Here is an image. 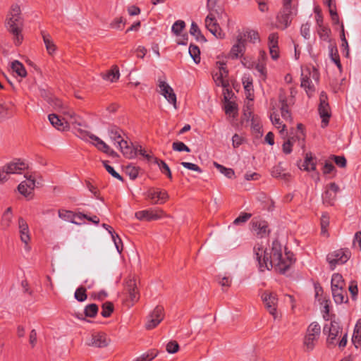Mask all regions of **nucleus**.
Masks as SVG:
<instances>
[{
	"label": "nucleus",
	"instance_id": "1",
	"mask_svg": "<svg viewBox=\"0 0 361 361\" xmlns=\"http://www.w3.org/2000/svg\"><path fill=\"white\" fill-rule=\"evenodd\" d=\"M253 252L261 271L274 268L278 272L285 273L294 262L293 254L290 252L283 254L281 245L276 240L272 243L269 248L267 247V244L263 241L257 243Z\"/></svg>",
	"mask_w": 361,
	"mask_h": 361
},
{
	"label": "nucleus",
	"instance_id": "2",
	"mask_svg": "<svg viewBox=\"0 0 361 361\" xmlns=\"http://www.w3.org/2000/svg\"><path fill=\"white\" fill-rule=\"evenodd\" d=\"M63 114L66 116L63 118H60L55 114H49L48 116L51 124L59 130H67L70 124H72L78 133V130L81 129L80 127L85 126L82 119L75 115L73 111H64Z\"/></svg>",
	"mask_w": 361,
	"mask_h": 361
},
{
	"label": "nucleus",
	"instance_id": "3",
	"mask_svg": "<svg viewBox=\"0 0 361 361\" xmlns=\"http://www.w3.org/2000/svg\"><path fill=\"white\" fill-rule=\"evenodd\" d=\"M21 11L18 5H13L6 18V25L8 30L13 35L16 44L18 45L23 40L21 35Z\"/></svg>",
	"mask_w": 361,
	"mask_h": 361
},
{
	"label": "nucleus",
	"instance_id": "4",
	"mask_svg": "<svg viewBox=\"0 0 361 361\" xmlns=\"http://www.w3.org/2000/svg\"><path fill=\"white\" fill-rule=\"evenodd\" d=\"M27 168V164L19 159L13 160L6 164L0 168V183L7 181L11 174L23 173Z\"/></svg>",
	"mask_w": 361,
	"mask_h": 361
},
{
	"label": "nucleus",
	"instance_id": "5",
	"mask_svg": "<svg viewBox=\"0 0 361 361\" xmlns=\"http://www.w3.org/2000/svg\"><path fill=\"white\" fill-rule=\"evenodd\" d=\"M319 77V73L314 67L302 68L301 87L305 90L307 94L314 92V88L312 81L318 82Z\"/></svg>",
	"mask_w": 361,
	"mask_h": 361
},
{
	"label": "nucleus",
	"instance_id": "6",
	"mask_svg": "<svg viewBox=\"0 0 361 361\" xmlns=\"http://www.w3.org/2000/svg\"><path fill=\"white\" fill-rule=\"evenodd\" d=\"M78 136L81 139L87 140H91L92 143L100 151L106 154H113L114 152L99 137L91 134L90 133L82 129L78 130Z\"/></svg>",
	"mask_w": 361,
	"mask_h": 361
},
{
	"label": "nucleus",
	"instance_id": "7",
	"mask_svg": "<svg viewBox=\"0 0 361 361\" xmlns=\"http://www.w3.org/2000/svg\"><path fill=\"white\" fill-rule=\"evenodd\" d=\"M351 253L348 250L340 249L329 253L326 260L329 263L331 270H334L336 265L345 263L350 257Z\"/></svg>",
	"mask_w": 361,
	"mask_h": 361
},
{
	"label": "nucleus",
	"instance_id": "8",
	"mask_svg": "<svg viewBox=\"0 0 361 361\" xmlns=\"http://www.w3.org/2000/svg\"><path fill=\"white\" fill-rule=\"evenodd\" d=\"M262 300L267 311L274 317L275 319L279 318L277 312L278 298L275 293L264 291L261 295Z\"/></svg>",
	"mask_w": 361,
	"mask_h": 361
},
{
	"label": "nucleus",
	"instance_id": "9",
	"mask_svg": "<svg viewBox=\"0 0 361 361\" xmlns=\"http://www.w3.org/2000/svg\"><path fill=\"white\" fill-rule=\"evenodd\" d=\"M245 35L238 34L236 37V41L232 46L227 57L231 59H237L244 56L246 49Z\"/></svg>",
	"mask_w": 361,
	"mask_h": 361
},
{
	"label": "nucleus",
	"instance_id": "10",
	"mask_svg": "<svg viewBox=\"0 0 361 361\" xmlns=\"http://www.w3.org/2000/svg\"><path fill=\"white\" fill-rule=\"evenodd\" d=\"M321 332V327L317 322H312L307 328V334L304 339V345L307 350H312L314 346V342L317 341Z\"/></svg>",
	"mask_w": 361,
	"mask_h": 361
},
{
	"label": "nucleus",
	"instance_id": "11",
	"mask_svg": "<svg viewBox=\"0 0 361 361\" xmlns=\"http://www.w3.org/2000/svg\"><path fill=\"white\" fill-rule=\"evenodd\" d=\"M216 67L218 71L213 74L214 80L217 85L227 87L229 83L227 79L228 72L226 67V62L219 61L216 63Z\"/></svg>",
	"mask_w": 361,
	"mask_h": 361
},
{
	"label": "nucleus",
	"instance_id": "12",
	"mask_svg": "<svg viewBox=\"0 0 361 361\" xmlns=\"http://www.w3.org/2000/svg\"><path fill=\"white\" fill-rule=\"evenodd\" d=\"M296 15L295 5H285L282 11L278 15L279 23L283 25V28H286L290 23L294 16Z\"/></svg>",
	"mask_w": 361,
	"mask_h": 361
},
{
	"label": "nucleus",
	"instance_id": "13",
	"mask_svg": "<svg viewBox=\"0 0 361 361\" xmlns=\"http://www.w3.org/2000/svg\"><path fill=\"white\" fill-rule=\"evenodd\" d=\"M135 217L140 221H156L161 219L167 215L162 209H147L137 212L135 214Z\"/></svg>",
	"mask_w": 361,
	"mask_h": 361
},
{
	"label": "nucleus",
	"instance_id": "14",
	"mask_svg": "<svg viewBox=\"0 0 361 361\" xmlns=\"http://www.w3.org/2000/svg\"><path fill=\"white\" fill-rule=\"evenodd\" d=\"M319 113L322 118V127H324L328 124L329 118L331 116L327 95L324 92H322L319 96Z\"/></svg>",
	"mask_w": 361,
	"mask_h": 361
},
{
	"label": "nucleus",
	"instance_id": "15",
	"mask_svg": "<svg viewBox=\"0 0 361 361\" xmlns=\"http://www.w3.org/2000/svg\"><path fill=\"white\" fill-rule=\"evenodd\" d=\"M109 342L110 339L107 338L105 334L95 333L87 338L85 343L89 346L104 348L107 346Z\"/></svg>",
	"mask_w": 361,
	"mask_h": 361
},
{
	"label": "nucleus",
	"instance_id": "16",
	"mask_svg": "<svg viewBox=\"0 0 361 361\" xmlns=\"http://www.w3.org/2000/svg\"><path fill=\"white\" fill-rule=\"evenodd\" d=\"M205 27L216 38L223 39L224 32L221 29L216 19L213 18L212 14H208L204 20Z\"/></svg>",
	"mask_w": 361,
	"mask_h": 361
},
{
	"label": "nucleus",
	"instance_id": "17",
	"mask_svg": "<svg viewBox=\"0 0 361 361\" xmlns=\"http://www.w3.org/2000/svg\"><path fill=\"white\" fill-rule=\"evenodd\" d=\"M164 309L161 307H156L149 315L145 327L147 329L155 328L164 319Z\"/></svg>",
	"mask_w": 361,
	"mask_h": 361
},
{
	"label": "nucleus",
	"instance_id": "18",
	"mask_svg": "<svg viewBox=\"0 0 361 361\" xmlns=\"http://www.w3.org/2000/svg\"><path fill=\"white\" fill-rule=\"evenodd\" d=\"M25 180L22 181L18 187V190L20 194L25 197H28L32 194L35 187V179L31 174H25Z\"/></svg>",
	"mask_w": 361,
	"mask_h": 361
},
{
	"label": "nucleus",
	"instance_id": "19",
	"mask_svg": "<svg viewBox=\"0 0 361 361\" xmlns=\"http://www.w3.org/2000/svg\"><path fill=\"white\" fill-rule=\"evenodd\" d=\"M159 88L160 94H162L170 104H173L174 109H176V95L172 87L166 82L159 81Z\"/></svg>",
	"mask_w": 361,
	"mask_h": 361
},
{
	"label": "nucleus",
	"instance_id": "20",
	"mask_svg": "<svg viewBox=\"0 0 361 361\" xmlns=\"http://www.w3.org/2000/svg\"><path fill=\"white\" fill-rule=\"evenodd\" d=\"M338 190V186L334 183L326 185L324 192L322 195L323 202L329 205H332L336 200Z\"/></svg>",
	"mask_w": 361,
	"mask_h": 361
},
{
	"label": "nucleus",
	"instance_id": "21",
	"mask_svg": "<svg viewBox=\"0 0 361 361\" xmlns=\"http://www.w3.org/2000/svg\"><path fill=\"white\" fill-rule=\"evenodd\" d=\"M341 331V326L338 323L331 322L329 324H326L324 326L323 332L328 335L327 342L330 344L334 343V341Z\"/></svg>",
	"mask_w": 361,
	"mask_h": 361
},
{
	"label": "nucleus",
	"instance_id": "22",
	"mask_svg": "<svg viewBox=\"0 0 361 361\" xmlns=\"http://www.w3.org/2000/svg\"><path fill=\"white\" fill-rule=\"evenodd\" d=\"M279 103L281 104V115L283 120L286 121H291V115L288 109V105L293 103L292 99H288L286 96L281 92L279 94Z\"/></svg>",
	"mask_w": 361,
	"mask_h": 361
},
{
	"label": "nucleus",
	"instance_id": "23",
	"mask_svg": "<svg viewBox=\"0 0 361 361\" xmlns=\"http://www.w3.org/2000/svg\"><path fill=\"white\" fill-rule=\"evenodd\" d=\"M116 147L121 150L123 154L129 159H132L136 156V150L137 148H134V146L130 145L126 140L123 138L122 140H119L118 143L116 145Z\"/></svg>",
	"mask_w": 361,
	"mask_h": 361
},
{
	"label": "nucleus",
	"instance_id": "24",
	"mask_svg": "<svg viewBox=\"0 0 361 361\" xmlns=\"http://www.w3.org/2000/svg\"><path fill=\"white\" fill-rule=\"evenodd\" d=\"M147 196L152 200L153 204H163L169 198V195L165 190H150L147 192Z\"/></svg>",
	"mask_w": 361,
	"mask_h": 361
},
{
	"label": "nucleus",
	"instance_id": "25",
	"mask_svg": "<svg viewBox=\"0 0 361 361\" xmlns=\"http://www.w3.org/2000/svg\"><path fill=\"white\" fill-rule=\"evenodd\" d=\"M59 217L63 221L71 222L72 224H80L75 221V218L82 220L83 218H86L85 214L81 213L74 214L73 212L65 209H59L58 211Z\"/></svg>",
	"mask_w": 361,
	"mask_h": 361
},
{
	"label": "nucleus",
	"instance_id": "26",
	"mask_svg": "<svg viewBox=\"0 0 361 361\" xmlns=\"http://www.w3.org/2000/svg\"><path fill=\"white\" fill-rule=\"evenodd\" d=\"M252 230L257 235H259L261 238L267 236L269 233L267 222L263 220L253 221Z\"/></svg>",
	"mask_w": 361,
	"mask_h": 361
},
{
	"label": "nucleus",
	"instance_id": "27",
	"mask_svg": "<svg viewBox=\"0 0 361 361\" xmlns=\"http://www.w3.org/2000/svg\"><path fill=\"white\" fill-rule=\"evenodd\" d=\"M126 289L129 294L130 300L135 302L139 299V292L137 290V283L135 279H129L126 284Z\"/></svg>",
	"mask_w": 361,
	"mask_h": 361
},
{
	"label": "nucleus",
	"instance_id": "28",
	"mask_svg": "<svg viewBox=\"0 0 361 361\" xmlns=\"http://www.w3.org/2000/svg\"><path fill=\"white\" fill-rule=\"evenodd\" d=\"M18 228L20 239L22 242L25 243V249L29 250V247L27 246V243L30 240L29 228L27 222L23 218H20L18 220Z\"/></svg>",
	"mask_w": 361,
	"mask_h": 361
},
{
	"label": "nucleus",
	"instance_id": "29",
	"mask_svg": "<svg viewBox=\"0 0 361 361\" xmlns=\"http://www.w3.org/2000/svg\"><path fill=\"white\" fill-rule=\"evenodd\" d=\"M270 119H271L273 125L277 129L279 130V133H281V135L282 136H283V138H285L284 130H285L286 125L283 124V122L281 121L279 114L276 111H274L270 114Z\"/></svg>",
	"mask_w": 361,
	"mask_h": 361
},
{
	"label": "nucleus",
	"instance_id": "30",
	"mask_svg": "<svg viewBox=\"0 0 361 361\" xmlns=\"http://www.w3.org/2000/svg\"><path fill=\"white\" fill-rule=\"evenodd\" d=\"M332 295L334 301L338 304L348 302V296L345 288L332 290Z\"/></svg>",
	"mask_w": 361,
	"mask_h": 361
},
{
	"label": "nucleus",
	"instance_id": "31",
	"mask_svg": "<svg viewBox=\"0 0 361 361\" xmlns=\"http://www.w3.org/2000/svg\"><path fill=\"white\" fill-rule=\"evenodd\" d=\"M121 132V130L115 126H111L108 128L109 138L112 142H114L115 145L118 143L119 140L123 139Z\"/></svg>",
	"mask_w": 361,
	"mask_h": 361
},
{
	"label": "nucleus",
	"instance_id": "32",
	"mask_svg": "<svg viewBox=\"0 0 361 361\" xmlns=\"http://www.w3.org/2000/svg\"><path fill=\"white\" fill-rule=\"evenodd\" d=\"M120 77L119 70L117 66H114L112 69L109 70L105 73L102 74L104 80L110 81L111 82H116Z\"/></svg>",
	"mask_w": 361,
	"mask_h": 361
},
{
	"label": "nucleus",
	"instance_id": "33",
	"mask_svg": "<svg viewBox=\"0 0 361 361\" xmlns=\"http://www.w3.org/2000/svg\"><path fill=\"white\" fill-rule=\"evenodd\" d=\"M11 68L16 73L18 76L24 78L27 75V71L25 66L20 61L15 60L11 62Z\"/></svg>",
	"mask_w": 361,
	"mask_h": 361
},
{
	"label": "nucleus",
	"instance_id": "34",
	"mask_svg": "<svg viewBox=\"0 0 361 361\" xmlns=\"http://www.w3.org/2000/svg\"><path fill=\"white\" fill-rule=\"evenodd\" d=\"M300 169H303L307 171H315L316 169V163L314 161V157L312 154H307L305 161L302 165L300 166Z\"/></svg>",
	"mask_w": 361,
	"mask_h": 361
},
{
	"label": "nucleus",
	"instance_id": "35",
	"mask_svg": "<svg viewBox=\"0 0 361 361\" xmlns=\"http://www.w3.org/2000/svg\"><path fill=\"white\" fill-rule=\"evenodd\" d=\"M317 32L322 40L331 42V30L328 26L323 25L317 27Z\"/></svg>",
	"mask_w": 361,
	"mask_h": 361
},
{
	"label": "nucleus",
	"instance_id": "36",
	"mask_svg": "<svg viewBox=\"0 0 361 361\" xmlns=\"http://www.w3.org/2000/svg\"><path fill=\"white\" fill-rule=\"evenodd\" d=\"M352 342L357 348H358L357 343L361 342V319H358L355 324L352 337Z\"/></svg>",
	"mask_w": 361,
	"mask_h": 361
},
{
	"label": "nucleus",
	"instance_id": "37",
	"mask_svg": "<svg viewBox=\"0 0 361 361\" xmlns=\"http://www.w3.org/2000/svg\"><path fill=\"white\" fill-rule=\"evenodd\" d=\"M345 288V281L339 274H334L331 277V290Z\"/></svg>",
	"mask_w": 361,
	"mask_h": 361
},
{
	"label": "nucleus",
	"instance_id": "38",
	"mask_svg": "<svg viewBox=\"0 0 361 361\" xmlns=\"http://www.w3.org/2000/svg\"><path fill=\"white\" fill-rule=\"evenodd\" d=\"M42 37L48 54L52 55L56 50V46L48 34L43 33Z\"/></svg>",
	"mask_w": 361,
	"mask_h": 361
},
{
	"label": "nucleus",
	"instance_id": "39",
	"mask_svg": "<svg viewBox=\"0 0 361 361\" xmlns=\"http://www.w3.org/2000/svg\"><path fill=\"white\" fill-rule=\"evenodd\" d=\"M207 8L209 11V14H212L213 18L216 19V18H221L224 10L222 8L217 6V4H207Z\"/></svg>",
	"mask_w": 361,
	"mask_h": 361
},
{
	"label": "nucleus",
	"instance_id": "40",
	"mask_svg": "<svg viewBox=\"0 0 361 361\" xmlns=\"http://www.w3.org/2000/svg\"><path fill=\"white\" fill-rule=\"evenodd\" d=\"M154 162L159 166V169L163 173L166 175L169 178H172L171 170L164 161L154 158Z\"/></svg>",
	"mask_w": 361,
	"mask_h": 361
},
{
	"label": "nucleus",
	"instance_id": "41",
	"mask_svg": "<svg viewBox=\"0 0 361 361\" xmlns=\"http://www.w3.org/2000/svg\"><path fill=\"white\" fill-rule=\"evenodd\" d=\"M189 54L196 63H200V49L197 46L194 45V44H190V46L189 47Z\"/></svg>",
	"mask_w": 361,
	"mask_h": 361
},
{
	"label": "nucleus",
	"instance_id": "42",
	"mask_svg": "<svg viewBox=\"0 0 361 361\" xmlns=\"http://www.w3.org/2000/svg\"><path fill=\"white\" fill-rule=\"evenodd\" d=\"M190 33L192 35H194L197 40L205 41L204 37L202 35L197 25L195 22H192L191 24Z\"/></svg>",
	"mask_w": 361,
	"mask_h": 361
},
{
	"label": "nucleus",
	"instance_id": "43",
	"mask_svg": "<svg viewBox=\"0 0 361 361\" xmlns=\"http://www.w3.org/2000/svg\"><path fill=\"white\" fill-rule=\"evenodd\" d=\"M74 296L79 302L85 301L87 299L86 289L83 286H80L76 289Z\"/></svg>",
	"mask_w": 361,
	"mask_h": 361
},
{
	"label": "nucleus",
	"instance_id": "44",
	"mask_svg": "<svg viewBox=\"0 0 361 361\" xmlns=\"http://www.w3.org/2000/svg\"><path fill=\"white\" fill-rule=\"evenodd\" d=\"M214 164L216 168L227 178H231L234 176V171L233 169H227L216 162Z\"/></svg>",
	"mask_w": 361,
	"mask_h": 361
},
{
	"label": "nucleus",
	"instance_id": "45",
	"mask_svg": "<svg viewBox=\"0 0 361 361\" xmlns=\"http://www.w3.org/2000/svg\"><path fill=\"white\" fill-rule=\"evenodd\" d=\"M185 26V23L183 20H177L172 25L171 30L176 35H178L180 34L181 31L184 29Z\"/></svg>",
	"mask_w": 361,
	"mask_h": 361
},
{
	"label": "nucleus",
	"instance_id": "46",
	"mask_svg": "<svg viewBox=\"0 0 361 361\" xmlns=\"http://www.w3.org/2000/svg\"><path fill=\"white\" fill-rule=\"evenodd\" d=\"M98 312V307L95 304H90L86 306L85 309V316L94 317Z\"/></svg>",
	"mask_w": 361,
	"mask_h": 361
},
{
	"label": "nucleus",
	"instance_id": "47",
	"mask_svg": "<svg viewBox=\"0 0 361 361\" xmlns=\"http://www.w3.org/2000/svg\"><path fill=\"white\" fill-rule=\"evenodd\" d=\"M114 306L111 302H106L102 305V311L101 312L102 315L104 317H108L110 316L111 312H113Z\"/></svg>",
	"mask_w": 361,
	"mask_h": 361
},
{
	"label": "nucleus",
	"instance_id": "48",
	"mask_svg": "<svg viewBox=\"0 0 361 361\" xmlns=\"http://www.w3.org/2000/svg\"><path fill=\"white\" fill-rule=\"evenodd\" d=\"M172 148L174 151L177 152H190V149L188 146H186L183 142L180 141L174 142L172 145Z\"/></svg>",
	"mask_w": 361,
	"mask_h": 361
},
{
	"label": "nucleus",
	"instance_id": "49",
	"mask_svg": "<svg viewBox=\"0 0 361 361\" xmlns=\"http://www.w3.org/2000/svg\"><path fill=\"white\" fill-rule=\"evenodd\" d=\"M11 219H12V211H11V208L8 207L5 211V212L3 215V219H2L3 224L6 226H8L11 222Z\"/></svg>",
	"mask_w": 361,
	"mask_h": 361
},
{
	"label": "nucleus",
	"instance_id": "50",
	"mask_svg": "<svg viewBox=\"0 0 361 361\" xmlns=\"http://www.w3.org/2000/svg\"><path fill=\"white\" fill-rule=\"evenodd\" d=\"M251 216L252 215L250 213H242L238 218H236L234 220L233 224H235V225L243 224L245 223L251 217Z\"/></svg>",
	"mask_w": 361,
	"mask_h": 361
},
{
	"label": "nucleus",
	"instance_id": "51",
	"mask_svg": "<svg viewBox=\"0 0 361 361\" xmlns=\"http://www.w3.org/2000/svg\"><path fill=\"white\" fill-rule=\"evenodd\" d=\"M166 350L169 353H176L179 350V345L175 341H171L166 344Z\"/></svg>",
	"mask_w": 361,
	"mask_h": 361
},
{
	"label": "nucleus",
	"instance_id": "52",
	"mask_svg": "<svg viewBox=\"0 0 361 361\" xmlns=\"http://www.w3.org/2000/svg\"><path fill=\"white\" fill-rule=\"evenodd\" d=\"M271 175L272 176L275 178H286V174L283 173V169L280 165H278L273 168L271 171Z\"/></svg>",
	"mask_w": 361,
	"mask_h": 361
},
{
	"label": "nucleus",
	"instance_id": "53",
	"mask_svg": "<svg viewBox=\"0 0 361 361\" xmlns=\"http://www.w3.org/2000/svg\"><path fill=\"white\" fill-rule=\"evenodd\" d=\"M255 68L260 74V75L263 78V80H264L267 76V69L265 63L263 62H258L255 66Z\"/></svg>",
	"mask_w": 361,
	"mask_h": 361
},
{
	"label": "nucleus",
	"instance_id": "54",
	"mask_svg": "<svg viewBox=\"0 0 361 361\" xmlns=\"http://www.w3.org/2000/svg\"><path fill=\"white\" fill-rule=\"evenodd\" d=\"M126 172L132 180L135 179L138 175V170L135 166H128L126 169Z\"/></svg>",
	"mask_w": 361,
	"mask_h": 361
},
{
	"label": "nucleus",
	"instance_id": "55",
	"mask_svg": "<svg viewBox=\"0 0 361 361\" xmlns=\"http://www.w3.org/2000/svg\"><path fill=\"white\" fill-rule=\"evenodd\" d=\"M310 24L308 23H306L305 24H302L300 29L301 35L305 38L309 39L310 34Z\"/></svg>",
	"mask_w": 361,
	"mask_h": 361
},
{
	"label": "nucleus",
	"instance_id": "56",
	"mask_svg": "<svg viewBox=\"0 0 361 361\" xmlns=\"http://www.w3.org/2000/svg\"><path fill=\"white\" fill-rule=\"evenodd\" d=\"M180 164L188 169H190V170H192V171H197V172H199V173H201L202 172V170L196 164H192V163H190V162H185V161H183L180 163Z\"/></svg>",
	"mask_w": 361,
	"mask_h": 361
},
{
	"label": "nucleus",
	"instance_id": "57",
	"mask_svg": "<svg viewBox=\"0 0 361 361\" xmlns=\"http://www.w3.org/2000/svg\"><path fill=\"white\" fill-rule=\"evenodd\" d=\"M104 166L106 169V170L112 176H114V178L120 180H122V177L119 175V173H118L114 169L109 166V164H107L106 162L104 163Z\"/></svg>",
	"mask_w": 361,
	"mask_h": 361
},
{
	"label": "nucleus",
	"instance_id": "58",
	"mask_svg": "<svg viewBox=\"0 0 361 361\" xmlns=\"http://www.w3.org/2000/svg\"><path fill=\"white\" fill-rule=\"evenodd\" d=\"M244 139L238 134H235L232 137V145L234 148L238 147L243 144Z\"/></svg>",
	"mask_w": 361,
	"mask_h": 361
},
{
	"label": "nucleus",
	"instance_id": "59",
	"mask_svg": "<svg viewBox=\"0 0 361 361\" xmlns=\"http://www.w3.org/2000/svg\"><path fill=\"white\" fill-rule=\"evenodd\" d=\"M332 159L334 161L336 164L339 167H345L346 165V159L344 157L333 156Z\"/></svg>",
	"mask_w": 361,
	"mask_h": 361
},
{
	"label": "nucleus",
	"instance_id": "60",
	"mask_svg": "<svg viewBox=\"0 0 361 361\" xmlns=\"http://www.w3.org/2000/svg\"><path fill=\"white\" fill-rule=\"evenodd\" d=\"M232 279L230 276H224L219 277V283L223 287H228L231 284Z\"/></svg>",
	"mask_w": 361,
	"mask_h": 361
},
{
	"label": "nucleus",
	"instance_id": "61",
	"mask_svg": "<svg viewBox=\"0 0 361 361\" xmlns=\"http://www.w3.org/2000/svg\"><path fill=\"white\" fill-rule=\"evenodd\" d=\"M243 85L245 91L247 93V97L251 95V91L252 90V81L249 78L243 79Z\"/></svg>",
	"mask_w": 361,
	"mask_h": 361
},
{
	"label": "nucleus",
	"instance_id": "62",
	"mask_svg": "<svg viewBox=\"0 0 361 361\" xmlns=\"http://www.w3.org/2000/svg\"><path fill=\"white\" fill-rule=\"evenodd\" d=\"M9 115V105L5 103H0V116L4 118Z\"/></svg>",
	"mask_w": 361,
	"mask_h": 361
},
{
	"label": "nucleus",
	"instance_id": "63",
	"mask_svg": "<svg viewBox=\"0 0 361 361\" xmlns=\"http://www.w3.org/2000/svg\"><path fill=\"white\" fill-rule=\"evenodd\" d=\"M247 37L251 42H256L259 40V35L254 30H250L247 32Z\"/></svg>",
	"mask_w": 361,
	"mask_h": 361
},
{
	"label": "nucleus",
	"instance_id": "64",
	"mask_svg": "<svg viewBox=\"0 0 361 361\" xmlns=\"http://www.w3.org/2000/svg\"><path fill=\"white\" fill-rule=\"evenodd\" d=\"M353 245L361 250V232H357L353 240Z\"/></svg>",
	"mask_w": 361,
	"mask_h": 361
}]
</instances>
